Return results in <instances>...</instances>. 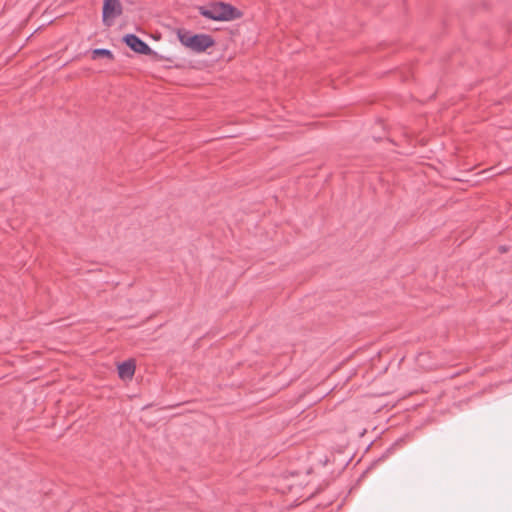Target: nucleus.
Listing matches in <instances>:
<instances>
[{"mask_svg":"<svg viewBox=\"0 0 512 512\" xmlns=\"http://www.w3.org/2000/svg\"><path fill=\"white\" fill-rule=\"evenodd\" d=\"M198 11L201 16L213 21H231L242 16L240 10L224 2H214L208 6H199Z\"/></svg>","mask_w":512,"mask_h":512,"instance_id":"f257e3e1","label":"nucleus"},{"mask_svg":"<svg viewBox=\"0 0 512 512\" xmlns=\"http://www.w3.org/2000/svg\"><path fill=\"white\" fill-rule=\"evenodd\" d=\"M179 41L192 51L200 53L214 45V39L208 34H178Z\"/></svg>","mask_w":512,"mask_h":512,"instance_id":"f03ea898","label":"nucleus"},{"mask_svg":"<svg viewBox=\"0 0 512 512\" xmlns=\"http://www.w3.org/2000/svg\"><path fill=\"white\" fill-rule=\"evenodd\" d=\"M122 14V6L119 0H105L102 8V21L106 26H111L115 19Z\"/></svg>","mask_w":512,"mask_h":512,"instance_id":"7ed1b4c3","label":"nucleus"},{"mask_svg":"<svg viewBox=\"0 0 512 512\" xmlns=\"http://www.w3.org/2000/svg\"><path fill=\"white\" fill-rule=\"evenodd\" d=\"M125 44L134 52L149 55L152 50L150 46L135 34H127L123 38Z\"/></svg>","mask_w":512,"mask_h":512,"instance_id":"20e7f679","label":"nucleus"},{"mask_svg":"<svg viewBox=\"0 0 512 512\" xmlns=\"http://www.w3.org/2000/svg\"><path fill=\"white\" fill-rule=\"evenodd\" d=\"M135 373V363L127 360L118 365V375L121 379H131Z\"/></svg>","mask_w":512,"mask_h":512,"instance_id":"39448f33","label":"nucleus"},{"mask_svg":"<svg viewBox=\"0 0 512 512\" xmlns=\"http://www.w3.org/2000/svg\"><path fill=\"white\" fill-rule=\"evenodd\" d=\"M100 57H106L110 60L114 58L111 50L106 48H96L92 51V59H98Z\"/></svg>","mask_w":512,"mask_h":512,"instance_id":"423d86ee","label":"nucleus"}]
</instances>
